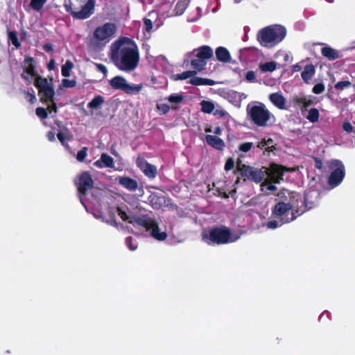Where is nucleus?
I'll return each mask as SVG.
<instances>
[{"instance_id":"72a5a7b5","label":"nucleus","mask_w":355,"mask_h":355,"mask_svg":"<svg viewBox=\"0 0 355 355\" xmlns=\"http://www.w3.org/2000/svg\"><path fill=\"white\" fill-rule=\"evenodd\" d=\"M104 103V98L101 96H95L89 103L88 107L90 109H98Z\"/></svg>"},{"instance_id":"603ef678","label":"nucleus","mask_w":355,"mask_h":355,"mask_svg":"<svg viewBox=\"0 0 355 355\" xmlns=\"http://www.w3.org/2000/svg\"><path fill=\"white\" fill-rule=\"evenodd\" d=\"M343 129L347 133H351L353 132L354 128L349 122L346 121L343 124Z\"/></svg>"},{"instance_id":"7ed1b4c3","label":"nucleus","mask_w":355,"mask_h":355,"mask_svg":"<svg viewBox=\"0 0 355 355\" xmlns=\"http://www.w3.org/2000/svg\"><path fill=\"white\" fill-rule=\"evenodd\" d=\"M286 35V28L281 25L269 26L261 29L257 39L262 46L269 47L282 42Z\"/></svg>"},{"instance_id":"79ce46f5","label":"nucleus","mask_w":355,"mask_h":355,"mask_svg":"<svg viewBox=\"0 0 355 355\" xmlns=\"http://www.w3.org/2000/svg\"><path fill=\"white\" fill-rule=\"evenodd\" d=\"M36 115L41 119H45L48 117V110L46 108L39 107L35 110Z\"/></svg>"},{"instance_id":"2eb2a0df","label":"nucleus","mask_w":355,"mask_h":355,"mask_svg":"<svg viewBox=\"0 0 355 355\" xmlns=\"http://www.w3.org/2000/svg\"><path fill=\"white\" fill-rule=\"evenodd\" d=\"M94 180L87 171L81 173L75 180L78 192L81 196L87 194V191L94 187Z\"/></svg>"},{"instance_id":"c9c22d12","label":"nucleus","mask_w":355,"mask_h":355,"mask_svg":"<svg viewBox=\"0 0 355 355\" xmlns=\"http://www.w3.org/2000/svg\"><path fill=\"white\" fill-rule=\"evenodd\" d=\"M320 113L319 110L316 108H311L308 112V115L306 118L311 123L318 122L319 120Z\"/></svg>"},{"instance_id":"5fc2aeb1","label":"nucleus","mask_w":355,"mask_h":355,"mask_svg":"<svg viewBox=\"0 0 355 355\" xmlns=\"http://www.w3.org/2000/svg\"><path fill=\"white\" fill-rule=\"evenodd\" d=\"M272 182L270 181V182L268 183V180H266L265 182L263 183L262 186L267 185V190L270 191H275L277 189V187L272 184Z\"/></svg>"},{"instance_id":"f704fd0d","label":"nucleus","mask_w":355,"mask_h":355,"mask_svg":"<svg viewBox=\"0 0 355 355\" xmlns=\"http://www.w3.org/2000/svg\"><path fill=\"white\" fill-rule=\"evenodd\" d=\"M74 65L73 62L68 60L62 66L61 73L64 77H69L70 76V71L73 68Z\"/></svg>"},{"instance_id":"20e7f679","label":"nucleus","mask_w":355,"mask_h":355,"mask_svg":"<svg viewBox=\"0 0 355 355\" xmlns=\"http://www.w3.org/2000/svg\"><path fill=\"white\" fill-rule=\"evenodd\" d=\"M202 240L208 245H223L235 242L238 236H233L230 228L220 225L211 228L207 233H203Z\"/></svg>"},{"instance_id":"58836bf2","label":"nucleus","mask_w":355,"mask_h":355,"mask_svg":"<svg viewBox=\"0 0 355 355\" xmlns=\"http://www.w3.org/2000/svg\"><path fill=\"white\" fill-rule=\"evenodd\" d=\"M352 86V83L349 80H343L338 82L334 87L336 90L341 91Z\"/></svg>"},{"instance_id":"a19ab883","label":"nucleus","mask_w":355,"mask_h":355,"mask_svg":"<svg viewBox=\"0 0 355 355\" xmlns=\"http://www.w3.org/2000/svg\"><path fill=\"white\" fill-rule=\"evenodd\" d=\"M252 142H243L239 144L238 149L239 151L248 153L252 149Z\"/></svg>"},{"instance_id":"473e14b6","label":"nucleus","mask_w":355,"mask_h":355,"mask_svg":"<svg viewBox=\"0 0 355 355\" xmlns=\"http://www.w3.org/2000/svg\"><path fill=\"white\" fill-rule=\"evenodd\" d=\"M201 111L204 113L211 114L214 111L215 106L214 103L208 101H202L200 102Z\"/></svg>"},{"instance_id":"338daca9","label":"nucleus","mask_w":355,"mask_h":355,"mask_svg":"<svg viewBox=\"0 0 355 355\" xmlns=\"http://www.w3.org/2000/svg\"><path fill=\"white\" fill-rule=\"evenodd\" d=\"M214 134L216 135H219L221 134L222 132V129L220 127L218 126L215 128L214 131Z\"/></svg>"},{"instance_id":"ddd939ff","label":"nucleus","mask_w":355,"mask_h":355,"mask_svg":"<svg viewBox=\"0 0 355 355\" xmlns=\"http://www.w3.org/2000/svg\"><path fill=\"white\" fill-rule=\"evenodd\" d=\"M295 171V170L293 168H288L282 165L272 163L265 171L270 181L273 184H279L283 180V175L285 172H293Z\"/></svg>"},{"instance_id":"f03ea898","label":"nucleus","mask_w":355,"mask_h":355,"mask_svg":"<svg viewBox=\"0 0 355 355\" xmlns=\"http://www.w3.org/2000/svg\"><path fill=\"white\" fill-rule=\"evenodd\" d=\"M130 209L126 206H119L116 207V212L119 216L125 222L135 226H139L150 232V235L155 239L162 241L167 237L165 232H160L158 223L156 220L150 217L148 214L137 216L133 214ZM132 210H144L141 207H136Z\"/></svg>"},{"instance_id":"c03bdc74","label":"nucleus","mask_w":355,"mask_h":355,"mask_svg":"<svg viewBox=\"0 0 355 355\" xmlns=\"http://www.w3.org/2000/svg\"><path fill=\"white\" fill-rule=\"evenodd\" d=\"M62 85L65 88H71L76 87V81L75 80L64 78L62 80Z\"/></svg>"},{"instance_id":"c756f323","label":"nucleus","mask_w":355,"mask_h":355,"mask_svg":"<svg viewBox=\"0 0 355 355\" xmlns=\"http://www.w3.org/2000/svg\"><path fill=\"white\" fill-rule=\"evenodd\" d=\"M197 71H196V69L194 71H186L182 73L173 75L172 78L174 80H186L190 77L195 76L197 73Z\"/></svg>"},{"instance_id":"0e129e2a","label":"nucleus","mask_w":355,"mask_h":355,"mask_svg":"<svg viewBox=\"0 0 355 355\" xmlns=\"http://www.w3.org/2000/svg\"><path fill=\"white\" fill-rule=\"evenodd\" d=\"M292 69L293 72H297L302 70V66L297 63L293 66Z\"/></svg>"},{"instance_id":"39448f33","label":"nucleus","mask_w":355,"mask_h":355,"mask_svg":"<svg viewBox=\"0 0 355 355\" xmlns=\"http://www.w3.org/2000/svg\"><path fill=\"white\" fill-rule=\"evenodd\" d=\"M94 0H69L64 6L73 18L86 19L94 13Z\"/></svg>"},{"instance_id":"6e6552de","label":"nucleus","mask_w":355,"mask_h":355,"mask_svg":"<svg viewBox=\"0 0 355 355\" xmlns=\"http://www.w3.org/2000/svg\"><path fill=\"white\" fill-rule=\"evenodd\" d=\"M109 84L113 89L120 90L129 95L139 94L143 88L141 84H130L126 79L121 76H116L109 80Z\"/></svg>"},{"instance_id":"dca6fc26","label":"nucleus","mask_w":355,"mask_h":355,"mask_svg":"<svg viewBox=\"0 0 355 355\" xmlns=\"http://www.w3.org/2000/svg\"><path fill=\"white\" fill-rule=\"evenodd\" d=\"M137 165L141 171L149 178H154L157 173V170L155 166L148 163L141 157H138L137 159Z\"/></svg>"},{"instance_id":"37998d69","label":"nucleus","mask_w":355,"mask_h":355,"mask_svg":"<svg viewBox=\"0 0 355 355\" xmlns=\"http://www.w3.org/2000/svg\"><path fill=\"white\" fill-rule=\"evenodd\" d=\"M87 150L88 148L87 147L82 148L81 150H80L76 155V159L79 162H83L86 157L87 156Z\"/></svg>"},{"instance_id":"4c0bfd02","label":"nucleus","mask_w":355,"mask_h":355,"mask_svg":"<svg viewBox=\"0 0 355 355\" xmlns=\"http://www.w3.org/2000/svg\"><path fill=\"white\" fill-rule=\"evenodd\" d=\"M47 0H31L30 6L35 11H40Z\"/></svg>"},{"instance_id":"2f4dec72","label":"nucleus","mask_w":355,"mask_h":355,"mask_svg":"<svg viewBox=\"0 0 355 355\" xmlns=\"http://www.w3.org/2000/svg\"><path fill=\"white\" fill-rule=\"evenodd\" d=\"M272 143L273 140L270 138L268 139H263L260 142L258 143L257 148L260 149H265L267 152H271L273 150L272 148H274L273 146H270Z\"/></svg>"},{"instance_id":"0eeeda50","label":"nucleus","mask_w":355,"mask_h":355,"mask_svg":"<svg viewBox=\"0 0 355 355\" xmlns=\"http://www.w3.org/2000/svg\"><path fill=\"white\" fill-rule=\"evenodd\" d=\"M247 112L248 115L255 125L259 127L268 125L271 113L266 108L264 105H253L250 108L248 107Z\"/></svg>"},{"instance_id":"5701e85b","label":"nucleus","mask_w":355,"mask_h":355,"mask_svg":"<svg viewBox=\"0 0 355 355\" xmlns=\"http://www.w3.org/2000/svg\"><path fill=\"white\" fill-rule=\"evenodd\" d=\"M272 103L280 110H286V99L282 94L278 92L272 93L269 96Z\"/></svg>"},{"instance_id":"e2e57ef3","label":"nucleus","mask_w":355,"mask_h":355,"mask_svg":"<svg viewBox=\"0 0 355 355\" xmlns=\"http://www.w3.org/2000/svg\"><path fill=\"white\" fill-rule=\"evenodd\" d=\"M214 115H218L220 116H225L227 114V112H225L224 110H216L214 112Z\"/></svg>"},{"instance_id":"3c124183","label":"nucleus","mask_w":355,"mask_h":355,"mask_svg":"<svg viewBox=\"0 0 355 355\" xmlns=\"http://www.w3.org/2000/svg\"><path fill=\"white\" fill-rule=\"evenodd\" d=\"M245 79L249 82H255L256 76L254 72L253 71H248L245 74Z\"/></svg>"},{"instance_id":"4be33fe9","label":"nucleus","mask_w":355,"mask_h":355,"mask_svg":"<svg viewBox=\"0 0 355 355\" xmlns=\"http://www.w3.org/2000/svg\"><path fill=\"white\" fill-rule=\"evenodd\" d=\"M205 140L208 145L216 150H223L225 148V142L217 136L207 135L205 136Z\"/></svg>"},{"instance_id":"f257e3e1","label":"nucleus","mask_w":355,"mask_h":355,"mask_svg":"<svg viewBox=\"0 0 355 355\" xmlns=\"http://www.w3.org/2000/svg\"><path fill=\"white\" fill-rule=\"evenodd\" d=\"M111 59L121 70L131 71L138 66L139 53L135 42L130 38L122 37L112 44Z\"/></svg>"},{"instance_id":"8fccbe9b","label":"nucleus","mask_w":355,"mask_h":355,"mask_svg":"<svg viewBox=\"0 0 355 355\" xmlns=\"http://www.w3.org/2000/svg\"><path fill=\"white\" fill-rule=\"evenodd\" d=\"M234 166V161L232 157H230L227 159L225 164V171H230L232 170Z\"/></svg>"},{"instance_id":"393cba45","label":"nucleus","mask_w":355,"mask_h":355,"mask_svg":"<svg viewBox=\"0 0 355 355\" xmlns=\"http://www.w3.org/2000/svg\"><path fill=\"white\" fill-rule=\"evenodd\" d=\"M321 53L322 56L327 58L329 60H335L340 57L339 52L329 46H325L321 49Z\"/></svg>"},{"instance_id":"774afa93","label":"nucleus","mask_w":355,"mask_h":355,"mask_svg":"<svg viewBox=\"0 0 355 355\" xmlns=\"http://www.w3.org/2000/svg\"><path fill=\"white\" fill-rule=\"evenodd\" d=\"M315 166L318 168H321L322 167V162L318 159H315Z\"/></svg>"},{"instance_id":"412c9836","label":"nucleus","mask_w":355,"mask_h":355,"mask_svg":"<svg viewBox=\"0 0 355 355\" xmlns=\"http://www.w3.org/2000/svg\"><path fill=\"white\" fill-rule=\"evenodd\" d=\"M118 182L123 188L130 191H135L138 188L137 181L128 176L119 177Z\"/></svg>"},{"instance_id":"e433bc0d","label":"nucleus","mask_w":355,"mask_h":355,"mask_svg":"<svg viewBox=\"0 0 355 355\" xmlns=\"http://www.w3.org/2000/svg\"><path fill=\"white\" fill-rule=\"evenodd\" d=\"M8 40L12 44L17 48L19 49L21 46V43L19 41L17 33L15 31H10L8 32Z\"/></svg>"},{"instance_id":"864d4df0","label":"nucleus","mask_w":355,"mask_h":355,"mask_svg":"<svg viewBox=\"0 0 355 355\" xmlns=\"http://www.w3.org/2000/svg\"><path fill=\"white\" fill-rule=\"evenodd\" d=\"M95 66L98 71L103 73L105 76L107 75L108 71L106 66L100 63L95 64Z\"/></svg>"},{"instance_id":"aec40b11","label":"nucleus","mask_w":355,"mask_h":355,"mask_svg":"<svg viewBox=\"0 0 355 355\" xmlns=\"http://www.w3.org/2000/svg\"><path fill=\"white\" fill-rule=\"evenodd\" d=\"M94 165L98 168H114V162L112 157L107 153H102L99 159L94 162Z\"/></svg>"},{"instance_id":"49530a36","label":"nucleus","mask_w":355,"mask_h":355,"mask_svg":"<svg viewBox=\"0 0 355 355\" xmlns=\"http://www.w3.org/2000/svg\"><path fill=\"white\" fill-rule=\"evenodd\" d=\"M324 85L323 83H318L313 86L312 92L315 94H320L324 91Z\"/></svg>"},{"instance_id":"cd10ccee","label":"nucleus","mask_w":355,"mask_h":355,"mask_svg":"<svg viewBox=\"0 0 355 355\" xmlns=\"http://www.w3.org/2000/svg\"><path fill=\"white\" fill-rule=\"evenodd\" d=\"M189 83L198 86V85H209V86H213L216 84V82L212 79L209 78H204L200 77H194L193 76L192 78L189 80Z\"/></svg>"},{"instance_id":"bb28decb","label":"nucleus","mask_w":355,"mask_h":355,"mask_svg":"<svg viewBox=\"0 0 355 355\" xmlns=\"http://www.w3.org/2000/svg\"><path fill=\"white\" fill-rule=\"evenodd\" d=\"M315 73V68L314 65L309 64L304 67V70L301 73V76L304 83H309Z\"/></svg>"},{"instance_id":"a878e982","label":"nucleus","mask_w":355,"mask_h":355,"mask_svg":"<svg viewBox=\"0 0 355 355\" xmlns=\"http://www.w3.org/2000/svg\"><path fill=\"white\" fill-rule=\"evenodd\" d=\"M293 101L295 103L299 105H302L301 107L302 114H304V111L307 110L309 107L315 103L314 100L311 98H307L306 96L296 97L294 98Z\"/></svg>"},{"instance_id":"9b49d317","label":"nucleus","mask_w":355,"mask_h":355,"mask_svg":"<svg viewBox=\"0 0 355 355\" xmlns=\"http://www.w3.org/2000/svg\"><path fill=\"white\" fill-rule=\"evenodd\" d=\"M289 205L291 207V217L288 218L284 223H290L295 220L298 216L302 215L307 211V208L304 203L303 196L297 193H292L290 196Z\"/></svg>"},{"instance_id":"6ab92c4d","label":"nucleus","mask_w":355,"mask_h":355,"mask_svg":"<svg viewBox=\"0 0 355 355\" xmlns=\"http://www.w3.org/2000/svg\"><path fill=\"white\" fill-rule=\"evenodd\" d=\"M319 195V193L315 191H309L304 193L303 199L305 207L307 208V211L316 206Z\"/></svg>"},{"instance_id":"de8ad7c7","label":"nucleus","mask_w":355,"mask_h":355,"mask_svg":"<svg viewBox=\"0 0 355 355\" xmlns=\"http://www.w3.org/2000/svg\"><path fill=\"white\" fill-rule=\"evenodd\" d=\"M125 245L132 251L136 250L137 248V245L133 243V238L132 236L125 238Z\"/></svg>"},{"instance_id":"ea45409f","label":"nucleus","mask_w":355,"mask_h":355,"mask_svg":"<svg viewBox=\"0 0 355 355\" xmlns=\"http://www.w3.org/2000/svg\"><path fill=\"white\" fill-rule=\"evenodd\" d=\"M168 101L171 103H180L184 100V96L180 94H172L168 97Z\"/></svg>"},{"instance_id":"a211bd4d","label":"nucleus","mask_w":355,"mask_h":355,"mask_svg":"<svg viewBox=\"0 0 355 355\" xmlns=\"http://www.w3.org/2000/svg\"><path fill=\"white\" fill-rule=\"evenodd\" d=\"M25 63L27 64V66L24 69V73H26L27 75L30 76L31 78L28 77L24 73L21 74V78L27 81L28 83H32V78L34 77L36 78L37 76H39L36 71H35V66L33 63L34 60L33 58H28L25 59Z\"/></svg>"},{"instance_id":"69168bd1","label":"nucleus","mask_w":355,"mask_h":355,"mask_svg":"<svg viewBox=\"0 0 355 355\" xmlns=\"http://www.w3.org/2000/svg\"><path fill=\"white\" fill-rule=\"evenodd\" d=\"M49 70H53L55 67V61L54 60H51L50 62L47 64Z\"/></svg>"},{"instance_id":"423d86ee","label":"nucleus","mask_w":355,"mask_h":355,"mask_svg":"<svg viewBox=\"0 0 355 355\" xmlns=\"http://www.w3.org/2000/svg\"><path fill=\"white\" fill-rule=\"evenodd\" d=\"M236 164V171L240 173L243 181L249 180L259 183L266 176V171L242 164L240 159H238Z\"/></svg>"},{"instance_id":"bf43d9fd","label":"nucleus","mask_w":355,"mask_h":355,"mask_svg":"<svg viewBox=\"0 0 355 355\" xmlns=\"http://www.w3.org/2000/svg\"><path fill=\"white\" fill-rule=\"evenodd\" d=\"M267 227L270 229H275L279 227V223L277 220H270L268 222Z\"/></svg>"},{"instance_id":"1a4fd4ad","label":"nucleus","mask_w":355,"mask_h":355,"mask_svg":"<svg viewBox=\"0 0 355 355\" xmlns=\"http://www.w3.org/2000/svg\"><path fill=\"white\" fill-rule=\"evenodd\" d=\"M196 58L191 60V64L194 69L198 71H202L205 69L207 60L213 57V50L209 46H202L193 51Z\"/></svg>"},{"instance_id":"f3484780","label":"nucleus","mask_w":355,"mask_h":355,"mask_svg":"<svg viewBox=\"0 0 355 355\" xmlns=\"http://www.w3.org/2000/svg\"><path fill=\"white\" fill-rule=\"evenodd\" d=\"M291 209V207L289 205V202L286 203L284 202H278L272 208V213L275 218H280L282 220V223L286 219L285 216H287L288 211Z\"/></svg>"},{"instance_id":"9d476101","label":"nucleus","mask_w":355,"mask_h":355,"mask_svg":"<svg viewBox=\"0 0 355 355\" xmlns=\"http://www.w3.org/2000/svg\"><path fill=\"white\" fill-rule=\"evenodd\" d=\"M34 85L38 89V94L42 102L48 103L49 101H53L55 90L52 83H49L46 78L37 76Z\"/></svg>"},{"instance_id":"052dcab7","label":"nucleus","mask_w":355,"mask_h":355,"mask_svg":"<svg viewBox=\"0 0 355 355\" xmlns=\"http://www.w3.org/2000/svg\"><path fill=\"white\" fill-rule=\"evenodd\" d=\"M43 49L47 53H51L53 51V45L50 43L44 44Z\"/></svg>"},{"instance_id":"7c9ffc66","label":"nucleus","mask_w":355,"mask_h":355,"mask_svg":"<svg viewBox=\"0 0 355 355\" xmlns=\"http://www.w3.org/2000/svg\"><path fill=\"white\" fill-rule=\"evenodd\" d=\"M261 72H272L277 69V63L274 61L267 62L259 64Z\"/></svg>"},{"instance_id":"b1692460","label":"nucleus","mask_w":355,"mask_h":355,"mask_svg":"<svg viewBox=\"0 0 355 355\" xmlns=\"http://www.w3.org/2000/svg\"><path fill=\"white\" fill-rule=\"evenodd\" d=\"M216 57L217 60L224 63L230 62L231 60L229 51L223 46L216 48Z\"/></svg>"},{"instance_id":"a18cd8bd","label":"nucleus","mask_w":355,"mask_h":355,"mask_svg":"<svg viewBox=\"0 0 355 355\" xmlns=\"http://www.w3.org/2000/svg\"><path fill=\"white\" fill-rule=\"evenodd\" d=\"M157 108L160 114H167L170 110V107L167 104L162 103V104H157Z\"/></svg>"},{"instance_id":"680f3d73","label":"nucleus","mask_w":355,"mask_h":355,"mask_svg":"<svg viewBox=\"0 0 355 355\" xmlns=\"http://www.w3.org/2000/svg\"><path fill=\"white\" fill-rule=\"evenodd\" d=\"M46 137L49 139V141H50L51 142H53L55 141V133L52 131H49L46 133Z\"/></svg>"},{"instance_id":"c85d7f7f","label":"nucleus","mask_w":355,"mask_h":355,"mask_svg":"<svg viewBox=\"0 0 355 355\" xmlns=\"http://www.w3.org/2000/svg\"><path fill=\"white\" fill-rule=\"evenodd\" d=\"M189 3L190 0H178L174 8V12L175 15H182L188 7Z\"/></svg>"},{"instance_id":"4468645a","label":"nucleus","mask_w":355,"mask_h":355,"mask_svg":"<svg viewBox=\"0 0 355 355\" xmlns=\"http://www.w3.org/2000/svg\"><path fill=\"white\" fill-rule=\"evenodd\" d=\"M335 169L331 173L328 178V184L335 187L338 186L345 178V169L343 162L338 159L334 160L331 163Z\"/></svg>"},{"instance_id":"6e6d98bb","label":"nucleus","mask_w":355,"mask_h":355,"mask_svg":"<svg viewBox=\"0 0 355 355\" xmlns=\"http://www.w3.org/2000/svg\"><path fill=\"white\" fill-rule=\"evenodd\" d=\"M49 103H51V105L46 108L48 110V114L52 112H57L58 107L56 103L54 102V99L53 98V101H49Z\"/></svg>"},{"instance_id":"4d7b16f0","label":"nucleus","mask_w":355,"mask_h":355,"mask_svg":"<svg viewBox=\"0 0 355 355\" xmlns=\"http://www.w3.org/2000/svg\"><path fill=\"white\" fill-rule=\"evenodd\" d=\"M144 23L145 25V28L147 31H151L153 28V22L149 19H144Z\"/></svg>"},{"instance_id":"13d9d810","label":"nucleus","mask_w":355,"mask_h":355,"mask_svg":"<svg viewBox=\"0 0 355 355\" xmlns=\"http://www.w3.org/2000/svg\"><path fill=\"white\" fill-rule=\"evenodd\" d=\"M57 137L58 139V140L60 141V142L64 146L65 145V136L63 134L62 132L60 131L58 132L57 134Z\"/></svg>"},{"instance_id":"09e8293b","label":"nucleus","mask_w":355,"mask_h":355,"mask_svg":"<svg viewBox=\"0 0 355 355\" xmlns=\"http://www.w3.org/2000/svg\"><path fill=\"white\" fill-rule=\"evenodd\" d=\"M25 94V98L31 103H34L36 101V97L34 94H32L27 91H24Z\"/></svg>"},{"instance_id":"f8f14e48","label":"nucleus","mask_w":355,"mask_h":355,"mask_svg":"<svg viewBox=\"0 0 355 355\" xmlns=\"http://www.w3.org/2000/svg\"><path fill=\"white\" fill-rule=\"evenodd\" d=\"M116 31V25L113 23L107 22L102 26H98L94 30L93 37L98 42V43L106 44L110 42Z\"/></svg>"}]
</instances>
